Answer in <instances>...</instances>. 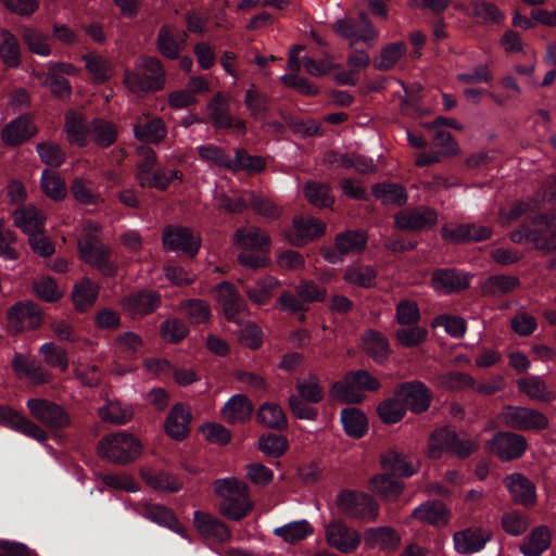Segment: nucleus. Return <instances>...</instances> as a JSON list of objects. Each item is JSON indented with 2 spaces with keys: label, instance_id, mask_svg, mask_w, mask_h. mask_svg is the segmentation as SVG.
I'll use <instances>...</instances> for the list:
<instances>
[{
  "label": "nucleus",
  "instance_id": "1",
  "mask_svg": "<svg viewBox=\"0 0 556 556\" xmlns=\"http://www.w3.org/2000/svg\"><path fill=\"white\" fill-rule=\"evenodd\" d=\"M539 205L534 199L516 202L508 208H501L498 220L507 226L521 219L523 224L510 232V240L515 243L532 242L539 250L551 251L556 249V217L541 214Z\"/></svg>",
  "mask_w": 556,
  "mask_h": 556
},
{
  "label": "nucleus",
  "instance_id": "2",
  "mask_svg": "<svg viewBox=\"0 0 556 556\" xmlns=\"http://www.w3.org/2000/svg\"><path fill=\"white\" fill-rule=\"evenodd\" d=\"M233 244L241 252L238 262L251 269L266 267L269 264L267 254L270 250L271 239L261 228L255 226L240 227L233 233Z\"/></svg>",
  "mask_w": 556,
  "mask_h": 556
},
{
  "label": "nucleus",
  "instance_id": "3",
  "mask_svg": "<svg viewBox=\"0 0 556 556\" xmlns=\"http://www.w3.org/2000/svg\"><path fill=\"white\" fill-rule=\"evenodd\" d=\"M215 492L223 498L220 513L229 519L240 520L252 509L248 486L235 478L216 480Z\"/></svg>",
  "mask_w": 556,
  "mask_h": 556
},
{
  "label": "nucleus",
  "instance_id": "4",
  "mask_svg": "<svg viewBox=\"0 0 556 556\" xmlns=\"http://www.w3.org/2000/svg\"><path fill=\"white\" fill-rule=\"evenodd\" d=\"M100 226L96 222L88 220L83 227L78 239L80 257L89 265L98 268L104 275H113L115 265L109 258L106 248L99 241Z\"/></svg>",
  "mask_w": 556,
  "mask_h": 556
},
{
  "label": "nucleus",
  "instance_id": "5",
  "mask_svg": "<svg viewBox=\"0 0 556 556\" xmlns=\"http://www.w3.org/2000/svg\"><path fill=\"white\" fill-rule=\"evenodd\" d=\"M477 447L478 444L466 434H458L447 428H441L431 433L427 455L430 458L438 459L445 453H450L459 458H465L472 454Z\"/></svg>",
  "mask_w": 556,
  "mask_h": 556
},
{
  "label": "nucleus",
  "instance_id": "6",
  "mask_svg": "<svg viewBox=\"0 0 556 556\" xmlns=\"http://www.w3.org/2000/svg\"><path fill=\"white\" fill-rule=\"evenodd\" d=\"M137 66L144 71V75L126 71L124 74V84L132 93H146L156 91L163 88L165 83V73L161 62L153 56H141L137 61Z\"/></svg>",
  "mask_w": 556,
  "mask_h": 556
},
{
  "label": "nucleus",
  "instance_id": "7",
  "mask_svg": "<svg viewBox=\"0 0 556 556\" xmlns=\"http://www.w3.org/2000/svg\"><path fill=\"white\" fill-rule=\"evenodd\" d=\"M138 174L137 179L141 187H150L164 190L174 179H181L180 172L170 169L168 173L162 169H155V152L148 147L138 150Z\"/></svg>",
  "mask_w": 556,
  "mask_h": 556
},
{
  "label": "nucleus",
  "instance_id": "8",
  "mask_svg": "<svg viewBox=\"0 0 556 556\" xmlns=\"http://www.w3.org/2000/svg\"><path fill=\"white\" fill-rule=\"evenodd\" d=\"M101 457L117 464H126L137 458L141 452L140 442L127 432H118L102 439L98 445Z\"/></svg>",
  "mask_w": 556,
  "mask_h": 556
},
{
  "label": "nucleus",
  "instance_id": "9",
  "mask_svg": "<svg viewBox=\"0 0 556 556\" xmlns=\"http://www.w3.org/2000/svg\"><path fill=\"white\" fill-rule=\"evenodd\" d=\"M379 386V381L367 371L357 370L333 383L330 394L340 402L356 403L362 401L364 391L377 390Z\"/></svg>",
  "mask_w": 556,
  "mask_h": 556
},
{
  "label": "nucleus",
  "instance_id": "10",
  "mask_svg": "<svg viewBox=\"0 0 556 556\" xmlns=\"http://www.w3.org/2000/svg\"><path fill=\"white\" fill-rule=\"evenodd\" d=\"M502 425L521 431H541L548 427V418L541 412L526 406L507 405L498 415Z\"/></svg>",
  "mask_w": 556,
  "mask_h": 556
},
{
  "label": "nucleus",
  "instance_id": "11",
  "mask_svg": "<svg viewBox=\"0 0 556 556\" xmlns=\"http://www.w3.org/2000/svg\"><path fill=\"white\" fill-rule=\"evenodd\" d=\"M338 507L344 515L366 522L375 521L379 515V505L364 492L342 491Z\"/></svg>",
  "mask_w": 556,
  "mask_h": 556
},
{
  "label": "nucleus",
  "instance_id": "12",
  "mask_svg": "<svg viewBox=\"0 0 556 556\" xmlns=\"http://www.w3.org/2000/svg\"><path fill=\"white\" fill-rule=\"evenodd\" d=\"M325 536L330 547L343 554L354 553L362 542L361 533L340 520H332L325 526Z\"/></svg>",
  "mask_w": 556,
  "mask_h": 556
},
{
  "label": "nucleus",
  "instance_id": "13",
  "mask_svg": "<svg viewBox=\"0 0 556 556\" xmlns=\"http://www.w3.org/2000/svg\"><path fill=\"white\" fill-rule=\"evenodd\" d=\"M333 29L348 39L351 45L364 42L371 46L378 39V30L364 13L359 15L358 22L348 18L337 21L333 24Z\"/></svg>",
  "mask_w": 556,
  "mask_h": 556
},
{
  "label": "nucleus",
  "instance_id": "14",
  "mask_svg": "<svg viewBox=\"0 0 556 556\" xmlns=\"http://www.w3.org/2000/svg\"><path fill=\"white\" fill-rule=\"evenodd\" d=\"M214 292L225 318L239 324L241 315L248 312V305L233 285L224 281L215 287Z\"/></svg>",
  "mask_w": 556,
  "mask_h": 556
},
{
  "label": "nucleus",
  "instance_id": "15",
  "mask_svg": "<svg viewBox=\"0 0 556 556\" xmlns=\"http://www.w3.org/2000/svg\"><path fill=\"white\" fill-rule=\"evenodd\" d=\"M27 407L34 418L51 429L70 425V417L64 409L48 400L30 399L27 401Z\"/></svg>",
  "mask_w": 556,
  "mask_h": 556
},
{
  "label": "nucleus",
  "instance_id": "16",
  "mask_svg": "<svg viewBox=\"0 0 556 556\" xmlns=\"http://www.w3.org/2000/svg\"><path fill=\"white\" fill-rule=\"evenodd\" d=\"M396 396L405 408L419 414L427 410L431 403V392L425 383L418 380L404 382L395 388Z\"/></svg>",
  "mask_w": 556,
  "mask_h": 556
},
{
  "label": "nucleus",
  "instance_id": "17",
  "mask_svg": "<svg viewBox=\"0 0 556 556\" xmlns=\"http://www.w3.org/2000/svg\"><path fill=\"white\" fill-rule=\"evenodd\" d=\"M164 248L177 252L194 256L201 245V239L188 228L168 227L163 232Z\"/></svg>",
  "mask_w": 556,
  "mask_h": 556
},
{
  "label": "nucleus",
  "instance_id": "18",
  "mask_svg": "<svg viewBox=\"0 0 556 556\" xmlns=\"http://www.w3.org/2000/svg\"><path fill=\"white\" fill-rule=\"evenodd\" d=\"M527 447L525 437L514 432H500L489 442V450L503 460L519 458Z\"/></svg>",
  "mask_w": 556,
  "mask_h": 556
},
{
  "label": "nucleus",
  "instance_id": "19",
  "mask_svg": "<svg viewBox=\"0 0 556 556\" xmlns=\"http://www.w3.org/2000/svg\"><path fill=\"white\" fill-rule=\"evenodd\" d=\"M437 220V213L428 207L402 211L394 218L396 227L406 231L429 229L435 225Z\"/></svg>",
  "mask_w": 556,
  "mask_h": 556
},
{
  "label": "nucleus",
  "instance_id": "20",
  "mask_svg": "<svg viewBox=\"0 0 556 556\" xmlns=\"http://www.w3.org/2000/svg\"><path fill=\"white\" fill-rule=\"evenodd\" d=\"M8 319L10 329L18 332L40 326L42 316L40 309L35 304L20 302L9 311Z\"/></svg>",
  "mask_w": 556,
  "mask_h": 556
},
{
  "label": "nucleus",
  "instance_id": "21",
  "mask_svg": "<svg viewBox=\"0 0 556 556\" xmlns=\"http://www.w3.org/2000/svg\"><path fill=\"white\" fill-rule=\"evenodd\" d=\"M0 425L22 432L38 442H45L48 438L39 426L4 405H0Z\"/></svg>",
  "mask_w": 556,
  "mask_h": 556
},
{
  "label": "nucleus",
  "instance_id": "22",
  "mask_svg": "<svg viewBox=\"0 0 556 556\" xmlns=\"http://www.w3.org/2000/svg\"><path fill=\"white\" fill-rule=\"evenodd\" d=\"M325 224L313 217L296 216L293 219V229L286 232V238L293 245H302L321 236Z\"/></svg>",
  "mask_w": 556,
  "mask_h": 556
},
{
  "label": "nucleus",
  "instance_id": "23",
  "mask_svg": "<svg viewBox=\"0 0 556 556\" xmlns=\"http://www.w3.org/2000/svg\"><path fill=\"white\" fill-rule=\"evenodd\" d=\"M511 500L525 507L533 506L536 503L535 485L523 475L515 472L504 479Z\"/></svg>",
  "mask_w": 556,
  "mask_h": 556
},
{
  "label": "nucleus",
  "instance_id": "24",
  "mask_svg": "<svg viewBox=\"0 0 556 556\" xmlns=\"http://www.w3.org/2000/svg\"><path fill=\"white\" fill-rule=\"evenodd\" d=\"M490 536V532L480 527H469L454 534V547L459 554H473L485 546Z\"/></svg>",
  "mask_w": 556,
  "mask_h": 556
},
{
  "label": "nucleus",
  "instance_id": "25",
  "mask_svg": "<svg viewBox=\"0 0 556 556\" xmlns=\"http://www.w3.org/2000/svg\"><path fill=\"white\" fill-rule=\"evenodd\" d=\"M194 527L205 538L220 543L228 542L231 538V532L225 523L216 517L200 510L194 511Z\"/></svg>",
  "mask_w": 556,
  "mask_h": 556
},
{
  "label": "nucleus",
  "instance_id": "26",
  "mask_svg": "<svg viewBox=\"0 0 556 556\" xmlns=\"http://www.w3.org/2000/svg\"><path fill=\"white\" fill-rule=\"evenodd\" d=\"M186 33L170 25L160 29L157 37L159 51L169 59H176L179 51L185 47Z\"/></svg>",
  "mask_w": 556,
  "mask_h": 556
},
{
  "label": "nucleus",
  "instance_id": "27",
  "mask_svg": "<svg viewBox=\"0 0 556 556\" xmlns=\"http://www.w3.org/2000/svg\"><path fill=\"white\" fill-rule=\"evenodd\" d=\"M518 389L530 400L549 403L556 399V392L552 390L541 376H528L517 381Z\"/></svg>",
  "mask_w": 556,
  "mask_h": 556
},
{
  "label": "nucleus",
  "instance_id": "28",
  "mask_svg": "<svg viewBox=\"0 0 556 556\" xmlns=\"http://www.w3.org/2000/svg\"><path fill=\"white\" fill-rule=\"evenodd\" d=\"M253 404L242 395H232L222 408V416L229 424H242L251 418Z\"/></svg>",
  "mask_w": 556,
  "mask_h": 556
},
{
  "label": "nucleus",
  "instance_id": "29",
  "mask_svg": "<svg viewBox=\"0 0 556 556\" xmlns=\"http://www.w3.org/2000/svg\"><path fill=\"white\" fill-rule=\"evenodd\" d=\"M37 132L36 126L27 116H20L10 122L2 130L5 144L17 146L31 138Z\"/></svg>",
  "mask_w": 556,
  "mask_h": 556
},
{
  "label": "nucleus",
  "instance_id": "30",
  "mask_svg": "<svg viewBox=\"0 0 556 556\" xmlns=\"http://www.w3.org/2000/svg\"><path fill=\"white\" fill-rule=\"evenodd\" d=\"M433 288L439 292H454L469 285V276L455 269H439L431 279Z\"/></svg>",
  "mask_w": 556,
  "mask_h": 556
},
{
  "label": "nucleus",
  "instance_id": "31",
  "mask_svg": "<svg viewBox=\"0 0 556 556\" xmlns=\"http://www.w3.org/2000/svg\"><path fill=\"white\" fill-rule=\"evenodd\" d=\"M491 236V229L476 224L458 225L455 227L442 228V237L451 242L465 240L481 241Z\"/></svg>",
  "mask_w": 556,
  "mask_h": 556
},
{
  "label": "nucleus",
  "instance_id": "32",
  "mask_svg": "<svg viewBox=\"0 0 556 556\" xmlns=\"http://www.w3.org/2000/svg\"><path fill=\"white\" fill-rule=\"evenodd\" d=\"M364 542L367 547L391 551L399 546L401 538L394 529L384 526L366 530L364 533Z\"/></svg>",
  "mask_w": 556,
  "mask_h": 556
},
{
  "label": "nucleus",
  "instance_id": "33",
  "mask_svg": "<svg viewBox=\"0 0 556 556\" xmlns=\"http://www.w3.org/2000/svg\"><path fill=\"white\" fill-rule=\"evenodd\" d=\"M160 304V296L153 291H141L125 299L124 308L132 317L152 313Z\"/></svg>",
  "mask_w": 556,
  "mask_h": 556
},
{
  "label": "nucleus",
  "instance_id": "34",
  "mask_svg": "<svg viewBox=\"0 0 556 556\" xmlns=\"http://www.w3.org/2000/svg\"><path fill=\"white\" fill-rule=\"evenodd\" d=\"M412 517L420 522L440 527L447 523L448 510L441 502H425L413 510Z\"/></svg>",
  "mask_w": 556,
  "mask_h": 556
},
{
  "label": "nucleus",
  "instance_id": "35",
  "mask_svg": "<svg viewBox=\"0 0 556 556\" xmlns=\"http://www.w3.org/2000/svg\"><path fill=\"white\" fill-rule=\"evenodd\" d=\"M279 286L280 281L277 278L266 275L258 278L253 286L243 285V289L253 304L265 305L270 301L274 290Z\"/></svg>",
  "mask_w": 556,
  "mask_h": 556
},
{
  "label": "nucleus",
  "instance_id": "36",
  "mask_svg": "<svg viewBox=\"0 0 556 556\" xmlns=\"http://www.w3.org/2000/svg\"><path fill=\"white\" fill-rule=\"evenodd\" d=\"M381 467L392 476L410 477L417 468L407 460V457L395 448L386 451L380 457Z\"/></svg>",
  "mask_w": 556,
  "mask_h": 556
},
{
  "label": "nucleus",
  "instance_id": "37",
  "mask_svg": "<svg viewBox=\"0 0 556 556\" xmlns=\"http://www.w3.org/2000/svg\"><path fill=\"white\" fill-rule=\"evenodd\" d=\"M190 420V412L182 405L177 404L170 409L166 418L165 431L170 438L182 440L188 432Z\"/></svg>",
  "mask_w": 556,
  "mask_h": 556
},
{
  "label": "nucleus",
  "instance_id": "38",
  "mask_svg": "<svg viewBox=\"0 0 556 556\" xmlns=\"http://www.w3.org/2000/svg\"><path fill=\"white\" fill-rule=\"evenodd\" d=\"M551 544V530L546 526L535 527L520 545L525 556H540Z\"/></svg>",
  "mask_w": 556,
  "mask_h": 556
},
{
  "label": "nucleus",
  "instance_id": "39",
  "mask_svg": "<svg viewBox=\"0 0 556 556\" xmlns=\"http://www.w3.org/2000/svg\"><path fill=\"white\" fill-rule=\"evenodd\" d=\"M14 224L28 237L42 230L45 216L35 206L18 208L13 214Z\"/></svg>",
  "mask_w": 556,
  "mask_h": 556
},
{
  "label": "nucleus",
  "instance_id": "40",
  "mask_svg": "<svg viewBox=\"0 0 556 556\" xmlns=\"http://www.w3.org/2000/svg\"><path fill=\"white\" fill-rule=\"evenodd\" d=\"M0 59L7 67L16 68L21 64L20 42L17 38L5 28H0Z\"/></svg>",
  "mask_w": 556,
  "mask_h": 556
},
{
  "label": "nucleus",
  "instance_id": "41",
  "mask_svg": "<svg viewBox=\"0 0 556 556\" xmlns=\"http://www.w3.org/2000/svg\"><path fill=\"white\" fill-rule=\"evenodd\" d=\"M369 489L384 500H395L402 493L404 484L395 476L380 473L370 480Z\"/></svg>",
  "mask_w": 556,
  "mask_h": 556
},
{
  "label": "nucleus",
  "instance_id": "42",
  "mask_svg": "<svg viewBox=\"0 0 556 556\" xmlns=\"http://www.w3.org/2000/svg\"><path fill=\"white\" fill-rule=\"evenodd\" d=\"M135 137L146 142H159L166 135V128L162 119L141 117L134 125Z\"/></svg>",
  "mask_w": 556,
  "mask_h": 556
},
{
  "label": "nucleus",
  "instance_id": "43",
  "mask_svg": "<svg viewBox=\"0 0 556 556\" xmlns=\"http://www.w3.org/2000/svg\"><path fill=\"white\" fill-rule=\"evenodd\" d=\"M93 180L91 177L77 176L71 185V191L76 201L84 205H98L103 202L101 194L91 187Z\"/></svg>",
  "mask_w": 556,
  "mask_h": 556
},
{
  "label": "nucleus",
  "instance_id": "44",
  "mask_svg": "<svg viewBox=\"0 0 556 556\" xmlns=\"http://www.w3.org/2000/svg\"><path fill=\"white\" fill-rule=\"evenodd\" d=\"M363 345L369 356L376 362H384L390 354V345L387 338L372 329H368L363 334Z\"/></svg>",
  "mask_w": 556,
  "mask_h": 556
},
{
  "label": "nucleus",
  "instance_id": "45",
  "mask_svg": "<svg viewBox=\"0 0 556 556\" xmlns=\"http://www.w3.org/2000/svg\"><path fill=\"white\" fill-rule=\"evenodd\" d=\"M341 422L345 433L351 438H362L367 431V418L363 412L355 407L341 410Z\"/></svg>",
  "mask_w": 556,
  "mask_h": 556
},
{
  "label": "nucleus",
  "instance_id": "46",
  "mask_svg": "<svg viewBox=\"0 0 556 556\" xmlns=\"http://www.w3.org/2000/svg\"><path fill=\"white\" fill-rule=\"evenodd\" d=\"M142 515L152 522L166 527L180 534L182 538H187L182 527L177 522L173 513L166 507L161 505H149L143 509Z\"/></svg>",
  "mask_w": 556,
  "mask_h": 556
},
{
  "label": "nucleus",
  "instance_id": "47",
  "mask_svg": "<svg viewBox=\"0 0 556 556\" xmlns=\"http://www.w3.org/2000/svg\"><path fill=\"white\" fill-rule=\"evenodd\" d=\"M40 187L42 192L53 201H62L67 195L65 180L55 172L45 169L41 173Z\"/></svg>",
  "mask_w": 556,
  "mask_h": 556
},
{
  "label": "nucleus",
  "instance_id": "48",
  "mask_svg": "<svg viewBox=\"0 0 556 556\" xmlns=\"http://www.w3.org/2000/svg\"><path fill=\"white\" fill-rule=\"evenodd\" d=\"M210 118L217 128H231L232 117L228 113V97L217 93L207 104Z\"/></svg>",
  "mask_w": 556,
  "mask_h": 556
},
{
  "label": "nucleus",
  "instance_id": "49",
  "mask_svg": "<svg viewBox=\"0 0 556 556\" xmlns=\"http://www.w3.org/2000/svg\"><path fill=\"white\" fill-rule=\"evenodd\" d=\"M313 533V528L305 519L291 521L274 530V534L281 538L285 542L294 544L304 540Z\"/></svg>",
  "mask_w": 556,
  "mask_h": 556
},
{
  "label": "nucleus",
  "instance_id": "50",
  "mask_svg": "<svg viewBox=\"0 0 556 556\" xmlns=\"http://www.w3.org/2000/svg\"><path fill=\"white\" fill-rule=\"evenodd\" d=\"M257 421L266 428L282 429L287 426V418L282 408L275 403H264L256 414Z\"/></svg>",
  "mask_w": 556,
  "mask_h": 556
},
{
  "label": "nucleus",
  "instance_id": "51",
  "mask_svg": "<svg viewBox=\"0 0 556 556\" xmlns=\"http://www.w3.org/2000/svg\"><path fill=\"white\" fill-rule=\"evenodd\" d=\"M434 381L439 387L447 390H464L476 387L475 378L471 375L462 371H446L439 374Z\"/></svg>",
  "mask_w": 556,
  "mask_h": 556
},
{
  "label": "nucleus",
  "instance_id": "52",
  "mask_svg": "<svg viewBox=\"0 0 556 556\" xmlns=\"http://www.w3.org/2000/svg\"><path fill=\"white\" fill-rule=\"evenodd\" d=\"M179 311L191 324L206 323L212 316L210 305L200 299L184 301L179 305Z\"/></svg>",
  "mask_w": 556,
  "mask_h": 556
},
{
  "label": "nucleus",
  "instance_id": "53",
  "mask_svg": "<svg viewBox=\"0 0 556 556\" xmlns=\"http://www.w3.org/2000/svg\"><path fill=\"white\" fill-rule=\"evenodd\" d=\"M66 132L72 143L84 146L88 139L90 125H86L83 116L77 112H68L66 115Z\"/></svg>",
  "mask_w": 556,
  "mask_h": 556
},
{
  "label": "nucleus",
  "instance_id": "54",
  "mask_svg": "<svg viewBox=\"0 0 556 556\" xmlns=\"http://www.w3.org/2000/svg\"><path fill=\"white\" fill-rule=\"evenodd\" d=\"M22 37L27 45L29 51L40 56H49L51 54V47L49 43V36L34 27H24Z\"/></svg>",
  "mask_w": 556,
  "mask_h": 556
},
{
  "label": "nucleus",
  "instance_id": "55",
  "mask_svg": "<svg viewBox=\"0 0 556 556\" xmlns=\"http://www.w3.org/2000/svg\"><path fill=\"white\" fill-rule=\"evenodd\" d=\"M99 416L103 421L122 425L131 419L132 409L130 406L123 405L117 401H109L99 408Z\"/></svg>",
  "mask_w": 556,
  "mask_h": 556
},
{
  "label": "nucleus",
  "instance_id": "56",
  "mask_svg": "<svg viewBox=\"0 0 556 556\" xmlns=\"http://www.w3.org/2000/svg\"><path fill=\"white\" fill-rule=\"evenodd\" d=\"M83 60L97 83H104L111 77L112 63L109 59L97 53H88L83 56Z\"/></svg>",
  "mask_w": 556,
  "mask_h": 556
},
{
  "label": "nucleus",
  "instance_id": "57",
  "mask_svg": "<svg viewBox=\"0 0 556 556\" xmlns=\"http://www.w3.org/2000/svg\"><path fill=\"white\" fill-rule=\"evenodd\" d=\"M374 193L383 204L403 205L407 201V194L401 185L393 182L379 184L374 188Z\"/></svg>",
  "mask_w": 556,
  "mask_h": 556
},
{
  "label": "nucleus",
  "instance_id": "58",
  "mask_svg": "<svg viewBox=\"0 0 556 556\" xmlns=\"http://www.w3.org/2000/svg\"><path fill=\"white\" fill-rule=\"evenodd\" d=\"M367 237L361 231H346L336 239V248L340 254H356L366 247Z\"/></svg>",
  "mask_w": 556,
  "mask_h": 556
},
{
  "label": "nucleus",
  "instance_id": "59",
  "mask_svg": "<svg viewBox=\"0 0 556 556\" xmlns=\"http://www.w3.org/2000/svg\"><path fill=\"white\" fill-rule=\"evenodd\" d=\"M98 287L89 279H83L74 287L72 299L77 309L85 311L96 301Z\"/></svg>",
  "mask_w": 556,
  "mask_h": 556
},
{
  "label": "nucleus",
  "instance_id": "60",
  "mask_svg": "<svg viewBox=\"0 0 556 556\" xmlns=\"http://www.w3.org/2000/svg\"><path fill=\"white\" fill-rule=\"evenodd\" d=\"M304 193L307 201L317 207H329L334 202L330 188L326 184L309 181L304 187Z\"/></svg>",
  "mask_w": 556,
  "mask_h": 556
},
{
  "label": "nucleus",
  "instance_id": "61",
  "mask_svg": "<svg viewBox=\"0 0 556 556\" xmlns=\"http://www.w3.org/2000/svg\"><path fill=\"white\" fill-rule=\"evenodd\" d=\"M327 161L329 163H336L341 167L355 168L359 173H370L376 169L375 162L371 159H366L361 155L332 154L327 156Z\"/></svg>",
  "mask_w": 556,
  "mask_h": 556
},
{
  "label": "nucleus",
  "instance_id": "62",
  "mask_svg": "<svg viewBox=\"0 0 556 556\" xmlns=\"http://www.w3.org/2000/svg\"><path fill=\"white\" fill-rule=\"evenodd\" d=\"M518 283V279L514 276H491L483 283L482 290L486 294L501 296L515 290Z\"/></svg>",
  "mask_w": 556,
  "mask_h": 556
},
{
  "label": "nucleus",
  "instance_id": "63",
  "mask_svg": "<svg viewBox=\"0 0 556 556\" xmlns=\"http://www.w3.org/2000/svg\"><path fill=\"white\" fill-rule=\"evenodd\" d=\"M39 353L43 356L45 363L52 367L58 368L61 371H66L68 368V357L64 349L58 346L53 342L43 343Z\"/></svg>",
  "mask_w": 556,
  "mask_h": 556
},
{
  "label": "nucleus",
  "instance_id": "64",
  "mask_svg": "<svg viewBox=\"0 0 556 556\" xmlns=\"http://www.w3.org/2000/svg\"><path fill=\"white\" fill-rule=\"evenodd\" d=\"M88 138H91L100 147H109L115 141L116 130L110 122L93 119Z\"/></svg>",
  "mask_w": 556,
  "mask_h": 556
}]
</instances>
